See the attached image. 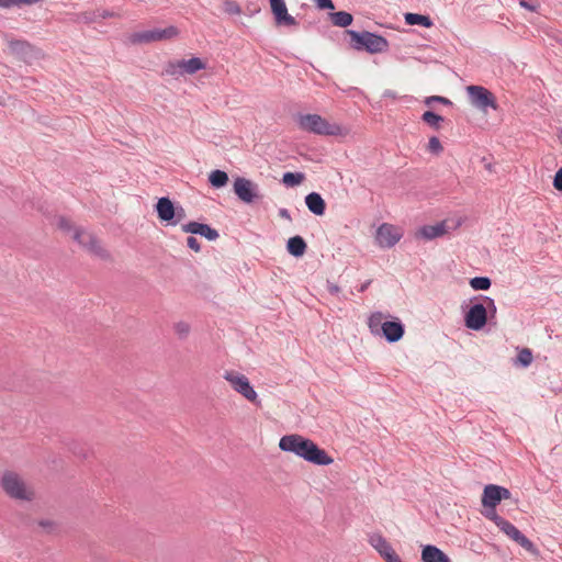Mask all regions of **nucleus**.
Instances as JSON below:
<instances>
[{
  "label": "nucleus",
  "instance_id": "nucleus-4",
  "mask_svg": "<svg viewBox=\"0 0 562 562\" xmlns=\"http://www.w3.org/2000/svg\"><path fill=\"white\" fill-rule=\"evenodd\" d=\"M346 33L350 36V46L355 50L379 54L386 52L390 47L389 41L384 36L373 32L347 30Z\"/></svg>",
  "mask_w": 562,
  "mask_h": 562
},
{
  "label": "nucleus",
  "instance_id": "nucleus-40",
  "mask_svg": "<svg viewBox=\"0 0 562 562\" xmlns=\"http://www.w3.org/2000/svg\"><path fill=\"white\" fill-rule=\"evenodd\" d=\"M225 11L229 14H238L240 13L239 5L234 1H225Z\"/></svg>",
  "mask_w": 562,
  "mask_h": 562
},
{
  "label": "nucleus",
  "instance_id": "nucleus-46",
  "mask_svg": "<svg viewBox=\"0 0 562 562\" xmlns=\"http://www.w3.org/2000/svg\"><path fill=\"white\" fill-rule=\"evenodd\" d=\"M16 5V0H0V7L2 8H9Z\"/></svg>",
  "mask_w": 562,
  "mask_h": 562
},
{
  "label": "nucleus",
  "instance_id": "nucleus-8",
  "mask_svg": "<svg viewBox=\"0 0 562 562\" xmlns=\"http://www.w3.org/2000/svg\"><path fill=\"white\" fill-rule=\"evenodd\" d=\"M179 34V31L176 26H168L166 29H153L145 30L140 32H135L128 36V41L131 44H147L164 40H170L176 37Z\"/></svg>",
  "mask_w": 562,
  "mask_h": 562
},
{
  "label": "nucleus",
  "instance_id": "nucleus-31",
  "mask_svg": "<svg viewBox=\"0 0 562 562\" xmlns=\"http://www.w3.org/2000/svg\"><path fill=\"white\" fill-rule=\"evenodd\" d=\"M470 285L475 291H486L491 288L492 281L488 277H474L470 279Z\"/></svg>",
  "mask_w": 562,
  "mask_h": 562
},
{
  "label": "nucleus",
  "instance_id": "nucleus-51",
  "mask_svg": "<svg viewBox=\"0 0 562 562\" xmlns=\"http://www.w3.org/2000/svg\"><path fill=\"white\" fill-rule=\"evenodd\" d=\"M384 95L394 97V93L390 90L385 91Z\"/></svg>",
  "mask_w": 562,
  "mask_h": 562
},
{
  "label": "nucleus",
  "instance_id": "nucleus-29",
  "mask_svg": "<svg viewBox=\"0 0 562 562\" xmlns=\"http://www.w3.org/2000/svg\"><path fill=\"white\" fill-rule=\"evenodd\" d=\"M382 319H383V314L381 312H375L369 317L368 325H369L370 331L373 335L380 336V334L382 331V325L384 323V322H382Z\"/></svg>",
  "mask_w": 562,
  "mask_h": 562
},
{
  "label": "nucleus",
  "instance_id": "nucleus-28",
  "mask_svg": "<svg viewBox=\"0 0 562 562\" xmlns=\"http://www.w3.org/2000/svg\"><path fill=\"white\" fill-rule=\"evenodd\" d=\"M305 179V175L303 172H284L282 176V183L285 187L293 188L301 184Z\"/></svg>",
  "mask_w": 562,
  "mask_h": 562
},
{
  "label": "nucleus",
  "instance_id": "nucleus-2",
  "mask_svg": "<svg viewBox=\"0 0 562 562\" xmlns=\"http://www.w3.org/2000/svg\"><path fill=\"white\" fill-rule=\"evenodd\" d=\"M53 224L61 233L69 236L83 251L91 256H101L102 239L92 229L77 225L64 215L56 216Z\"/></svg>",
  "mask_w": 562,
  "mask_h": 562
},
{
  "label": "nucleus",
  "instance_id": "nucleus-49",
  "mask_svg": "<svg viewBox=\"0 0 562 562\" xmlns=\"http://www.w3.org/2000/svg\"><path fill=\"white\" fill-rule=\"evenodd\" d=\"M37 1L38 0H16V5L20 3L33 4V3H36Z\"/></svg>",
  "mask_w": 562,
  "mask_h": 562
},
{
  "label": "nucleus",
  "instance_id": "nucleus-30",
  "mask_svg": "<svg viewBox=\"0 0 562 562\" xmlns=\"http://www.w3.org/2000/svg\"><path fill=\"white\" fill-rule=\"evenodd\" d=\"M497 527L499 530L503 531L512 540L519 532V529H517L510 521L506 520L505 518H497Z\"/></svg>",
  "mask_w": 562,
  "mask_h": 562
},
{
  "label": "nucleus",
  "instance_id": "nucleus-14",
  "mask_svg": "<svg viewBox=\"0 0 562 562\" xmlns=\"http://www.w3.org/2000/svg\"><path fill=\"white\" fill-rule=\"evenodd\" d=\"M175 202L169 196H161L155 204V212L160 222L175 226Z\"/></svg>",
  "mask_w": 562,
  "mask_h": 562
},
{
  "label": "nucleus",
  "instance_id": "nucleus-37",
  "mask_svg": "<svg viewBox=\"0 0 562 562\" xmlns=\"http://www.w3.org/2000/svg\"><path fill=\"white\" fill-rule=\"evenodd\" d=\"M180 65H181V60L169 61L165 68L166 74H168L170 76H176V75L182 76L183 72H182V68L179 67Z\"/></svg>",
  "mask_w": 562,
  "mask_h": 562
},
{
  "label": "nucleus",
  "instance_id": "nucleus-22",
  "mask_svg": "<svg viewBox=\"0 0 562 562\" xmlns=\"http://www.w3.org/2000/svg\"><path fill=\"white\" fill-rule=\"evenodd\" d=\"M306 248L307 244L304 240V238L300 235L290 237L286 241L288 252L295 258L302 257L305 254Z\"/></svg>",
  "mask_w": 562,
  "mask_h": 562
},
{
  "label": "nucleus",
  "instance_id": "nucleus-33",
  "mask_svg": "<svg viewBox=\"0 0 562 562\" xmlns=\"http://www.w3.org/2000/svg\"><path fill=\"white\" fill-rule=\"evenodd\" d=\"M515 542H517L520 547L526 549L529 552H535L536 547L520 530L519 532L514 537L513 539Z\"/></svg>",
  "mask_w": 562,
  "mask_h": 562
},
{
  "label": "nucleus",
  "instance_id": "nucleus-35",
  "mask_svg": "<svg viewBox=\"0 0 562 562\" xmlns=\"http://www.w3.org/2000/svg\"><path fill=\"white\" fill-rule=\"evenodd\" d=\"M424 103L428 106H430L431 104L434 103H440V104H443V105H452V101L446 97H441V95H430V97H427L425 100H424Z\"/></svg>",
  "mask_w": 562,
  "mask_h": 562
},
{
  "label": "nucleus",
  "instance_id": "nucleus-13",
  "mask_svg": "<svg viewBox=\"0 0 562 562\" xmlns=\"http://www.w3.org/2000/svg\"><path fill=\"white\" fill-rule=\"evenodd\" d=\"M369 543L386 562H394L400 558L386 539L379 532L369 536Z\"/></svg>",
  "mask_w": 562,
  "mask_h": 562
},
{
  "label": "nucleus",
  "instance_id": "nucleus-53",
  "mask_svg": "<svg viewBox=\"0 0 562 562\" xmlns=\"http://www.w3.org/2000/svg\"><path fill=\"white\" fill-rule=\"evenodd\" d=\"M394 562H403V561H402V559H401V558H398V559H397L396 561H394Z\"/></svg>",
  "mask_w": 562,
  "mask_h": 562
},
{
  "label": "nucleus",
  "instance_id": "nucleus-27",
  "mask_svg": "<svg viewBox=\"0 0 562 562\" xmlns=\"http://www.w3.org/2000/svg\"><path fill=\"white\" fill-rule=\"evenodd\" d=\"M422 121L428 124L431 128L439 131L445 117L429 110L423 113Z\"/></svg>",
  "mask_w": 562,
  "mask_h": 562
},
{
  "label": "nucleus",
  "instance_id": "nucleus-11",
  "mask_svg": "<svg viewBox=\"0 0 562 562\" xmlns=\"http://www.w3.org/2000/svg\"><path fill=\"white\" fill-rule=\"evenodd\" d=\"M510 497V491L506 487L488 484L482 494V505L486 508H495L503 499Z\"/></svg>",
  "mask_w": 562,
  "mask_h": 562
},
{
  "label": "nucleus",
  "instance_id": "nucleus-50",
  "mask_svg": "<svg viewBox=\"0 0 562 562\" xmlns=\"http://www.w3.org/2000/svg\"><path fill=\"white\" fill-rule=\"evenodd\" d=\"M40 525L44 528H48V527H52L54 524L49 520H46V521H41Z\"/></svg>",
  "mask_w": 562,
  "mask_h": 562
},
{
  "label": "nucleus",
  "instance_id": "nucleus-18",
  "mask_svg": "<svg viewBox=\"0 0 562 562\" xmlns=\"http://www.w3.org/2000/svg\"><path fill=\"white\" fill-rule=\"evenodd\" d=\"M448 233V226L446 224V221H441L439 223H436L435 225H424L422 226L417 233L416 236L424 238L426 240H432L437 237H441Z\"/></svg>",
  "mask_w": 562,
  "mask_h": 562
},
{
  "label": "nucleus",
  "instance_id": "nucleus-38",
  "mask_svg": "<svg viewBox=\"0 0 562 562\" xmlns=\"http://www.w3.org/2000/svg\"><path fill=\"white\" fill-rule=\"evenodd\" d=\"M313 2L319 10H334L335 9L333 0H313Z\"/></svg>",
  "mask_w": 562,
  "mask_h": 562
},
{
  "label": "nucleus",
  "instance_id": "nucleus-19",
  "mask_svg": "<svg viewBox=\"0 0 562 562\" xmlns=\"http://www.w3.org/2000/svg\"><path fill=\"white\" fill-rule=\"evenodd\" d=\"M8 46L12 54H15L25 61H27L36 53L34 46L22 40H11L8 42Z\"/></svg>",
  "mask_w": 562,
  "mask_h": 562
},
{
  "label": "nucleus",
  "instance_id": "nucleus-10",
  "mask_svg": "<svg viewBox=\"0 0 562 562\" xmlns=\"http://www.w3.org/2000/svg\"><path fill=\"white\" fill-rule=\"evenodd\" d=\"M224 379L231 383L233 389L250 402H256L258 395L247 376L234 371H226Z\"/></svg>",
  "mask_w": 562,
  "mask_h": 562
},
{
  "label": "nucleus",
  "instance_id": "nucleus-42",
  "mask_svg": "<svg viewBox=\"0 0 562 562\" xmlns=\"http://www.w3.org/2000/svg\"><path fill=\"white\" fill-rule=\"evenodd\" d=\"M553 187L555 190L562 192V167L558 169L553 178Z\"/></svg>",
  "mask_w": 562,
  "mask_h": 562
},
{
  "label": "nucleus",
  "instance_id": "nucleus-20",
  "mask_svg": "<svg viewBox=\"0 0 562 562\" xmlns=\"http://www.w3.org/2000/svg\"><path fill=\"white\" fill-rule=\"evenodd\" d=\"M422 562H451L450 558L434 544L422 546Z\"/></svg>",
  "mask_w": 562,
  "mask_h": 562
},
{
  "label": "nucleus",
  "instance_id": "nucleus-43",
  "mask_svg": "<svg viewBox=\"0 0 562 562\" xmlns=\"http://www.w3.org/2000/svg\"><path fill=\"white\" fill-rule=\"evenodd\" d=\"M484 516L488 519H491L492 521L495 522V525L497 526V518H503L502 516H499L496 512H495V508H490V509H486V512L484 513Z\"/></svg>",
  "mask_w": 562,
  "mask_h": 562
},
{
  "label": "nucleus",
  "instance_id": "nucleus-45",
  "mask_svg": "<svg viewBox=\"0 0 562 562\" xmlns=\"http://www.w3.org/2000/svg\"><path fill=\"white\" fill-rule=\"evenodd\" d=\"M519 4L529 11H536V8H537L535 4H532L526 0H520Z\"/></svg>",
  "mask_w": 562,
  "mask_h": 562
},
{
  "label": "nucleus",
  "instance_id": "nucleus-5",
  "mask_svg": "<svg viewBox=\"0 0 562 562\" xmlns=\"http://www.w3.org/2000/svg\"><path fill=\"white\" fill-rule=\"evenodd\" d=\"M296 123L300 130L322 136H340L344 128L337 123H330L319 114H299Z\"/></svg>",
  "mask_w": 562,
  "mask_h": 562
},
{
  "label": "nucleus",
  "instance_id": "nucleus-25",
  "mask_svg": "<svg viewBox=\"0 0 562 562\" xmlns=\"http://www.w3.org/2000/svg\"><path fill=\"white\" fill-rule=\"evenodd\" d=\"M404 20L408 25H420L424 27H431L434 25L431 19L428 15L418 13H406L404 15Z\"/></svg>",
  "mask_w": 562,
  "mask_h": 562
},
{
  "label": "nucleus",
  "instance_id": "nucleus-17",
  "mask_svg": "<svg viewBox=\"0 0 562 562\" xmlns=\"http://www.w3.org/2000/svg\"><path fill=\"white\" fill-rule=\"evenodd\" d=\"M181 229L184 233L200 235L210 241L216 240L220 236L218 232L215 228L211 227L207 224L199 222H189L187 224H183L181 226Z\"/></svg>",
  "mask_w": 562,
  "mask_h": 562
},
{
  "label": "nucleus",
  "instance_id": "nucleus-16",
  "mask_svg": "<svg viewBox=\"0 0 562 562\" xmlns=\"http://www.w3.org/2000/svg\"><path fill=\"white\" fill-rule=\"evenodd\" d=\"M405 334V326L400 319L386 321L382 325L380 336L384 337L390 344L397 342Z\"/></svg>",
  "mask_w": 562,
  "mask_h": 562
},
{
  "label": "nucleus",
  "instance_id": "nucleus-15",
  "mask_svg": "<svg viewBox=\"0 0 562 562\" xmlns=\"http://www.w3.org/2000/svg\"><path fill=\"white\" fill-rule=\"evenodd\" d=\"M269 3L277 25H297L296 20L291 14H289L284 0H269Z\"/></svg>",
  "mask_w": 562,
  "mask_h": 562
},
{
  "label": "nucleus",
  "instance_id": "nucleus-24",
  "mask_svg": "<svg viewBox=\"0 0 562 562\" xmlns=\"http://www.w3.org/2000/svg\"><path fill=\"white\" fill-rule=\"evenodd\" d=\"M330 22L338 27H348L353 22V16L347 11H337L329 13Z\"/></svg>",
  "mask_w": 562,
  "mask_h": 562
},
{
  "label": "nucleus",
  "instance_id": "nucleus-32",
  "mask_svg": "<svg viewBox=\"0 0 562 562\" xmlns=\"http://www.w3.org/2000/svg\"><path fill=\"white\" fill-rule=\"evenodd\" d=\"M532 362V352L529 348H522L515 360V364L527 368Z\"/></svg>",
  "mask_w": 562,
  "mask_h": 562
},
{
  "label": "nucleus",
  "instance_id": "nucleus-1",
  "mask_svg": "<svg viewBox=\"0 0 562 562\" xmlns=\"http://www.w3.org/2000/svg\"><path fill=\"white\" fill-rule=\"evenodd\" d=\"M279 448L316 465H329L334 462V459L324 449L301 435L293 434L281 437Z\"/></svg>",
  "mask_w": 562,
  "mask_h": 562
},
{
  "label": "nucleus",
  "instance_id": "nucleus-26",
  "mask_svg": "<svg viewBox=\"0 0 562 562\" xmlns=\"http://www.w3.org/2000/svg\"><path fill=\"white\" fill-rule=\"evenodd\" d=\"M209 182L215 189L223 188L228 182V175L225 171L220 170V169L213 170L209 175Z\"/></svg>",
  "mask_w": 562,
  "mask_h": 562
},
{
  "label": "nucleus",
  "instance_id": "nucleus-48",
  "mask_svg": "<svg viewBox=\"0 0 562 562\" xmlns=\"http://www.w3.org/2000/svg\"><path fill=\"white\" fill-rule=\"evenodd\" d=\"M328 290L331 294H336L339 292V286L338 285H335V284H331L328 286Z\"/></svg>",
  "mask_w": 562,
  "mask_h": 562
},
{
  "label": "nucleus",
  "instance_id": "nucleus-41",
  "mask_svg": "<svg viewBox=\"0 0 562 562\" xmlns=\"http://www.w3.org/2000/svg\"><path fill=\"white\" fill-rule=\"evenodd\" d=\"M187 246L195 252L201 250L200 241L193 236L187 238Z\"/></svg>",
  "mask_w": 562,
  "mask_h": 562
},
{
  "label": "nucleus",
  "instance_id": "nucleus-21",
  "mask_svg": "<svg viewBox=\"0 0 562 562\" xmlns=\"http://www.w3.org/2000/svg\"><path fill=\"white\" fill-rule=\"evenodd\" d=\"M305 204L311 213L322 216L326 211V202L317 192H311L305 196Z\"/></svg>",
  "mask_w": 562,
  "mask_h": 562
},
{
  "label": "nucleus",
  "instance_id": "nucleus-12",
  "mask_svg": "<svg viewBox=\"0 0 562 562\" xmlns=\"http://www.w3.org/2000/svg\"><path fill=\"white\" fill-rule=\"evenodd\" d=\"M401 233L394 225L383 223L376 229L375 240L382 248H392L401 239Z\"/></svg>",
  "mask_w": 562,
  "mask_h": 562
},
{
  "label": "nucleus",
  "instance_id": "nucleus-44",
  "mask_svg": "<svg viewBox=\"0 0 562 562\" xmlns=\"http://www.w3.org/2000/svg\"><path fill=\"white\" fill-rule=\"evenodd\" d=\"M279 216L284 218V220H286V221H289V222L292 221L291 214H290L289 210L285 209V207L279 209Z\"/></svg>",
  "mask_w": 562,
  "mask_h": 562
},
{
  "label": "nucleus",
  "instance_id": "nucleus-36",
  "mask_svg": "<svg viewBox=\"0 0 562 562\" xmlns=\"http://www.w3.org/2000/svg\"><path fill=\"white\" fill-rule=\"evenodd\" d=\"M175 331L180 339H184L190 333V325L186 322H178L175 324Z\"/></svg>",
  "mask_w": 562,
  "mask_h": 562
},
{
  "label": "nucleus",
  "instance_id": "nucleus-9",
  "mask_svg": "<svg viewBox=\"0 0 562 562\" xmlns=\"http://www.w3.org/2000/svg\"><path fill=\"white\" fill-rule=\"evenodd\" d=\"M233 190L237 198L246 204H251L261 198L259 186L244 177H237L234 180Z\"/></svg>",
  "mask_w": 562,
  "mask_h": 562
},
{
  "label": "nucleus",
  "instance_id": "nucleus-52",
  "mask_svg": "<svg viewBox=\"0 0 562 562\" xmlns=\"http://www.w3.org/2000/svg\"><path fill=\"white\" fill-rule=\"evenodd\" d=\"M488 312L494 315L495 313L493 312V308H488Z\"/></svg>",
  "mask_w": 562,
  "mask_h": 562
},
{
  "label": "nucleus",
  "instance_id": "nucleus-47",
  "mask_svg": "<svg viewBox=\"0 0 562 562\" xmlns=\"http://www.w3.org/2000/svg\"><path fill=\"white\" fill-rule=\"evenodd\" d=\"M371 282H372L371 280H367V281H364V282L359 286L358 291H359L360 293L364 292V291L370 286Z\"/></svg>",
  "mask_w": 562,
  "mask_h": 562
},
{
  "label": "nucleus",
  "instance_id": "nucleus-7",
  "mask_svg": "<svg viewBox=\"0 0 562 562\" xmlns=\"http://www.w3.org/2000/svg\"><path fill=\"white\" fill-rule=\"evenodd\" d=\"M467 93L471 105L483 112L498 109L495 95L483 86H468Z\"/></svg>",
  "mask_w": 562,
  "mask_h": 562
},
{
  "label": "nucleus",
  "instance_id": "nucleus-54",
  "mask_svg": "<svg viewBox=\"0 0 562 562\" xmlns=\"http://www.w3.org/2000/svg\"><path fill=\"white\" fill-rule=\"evenodd\" d=\"M2 99H3V98L0 95V103H3Z\"/></svg>",
  "mask_w": 562,
  "mask_h": 562
},
{
  "label": "nucleus",
  "instance_id": "nucleus-23",
  "mask_svg": "<svg viewBox=\"0 0 562 562\" xmlns=\"http://www.w3.org/2000/svg\"><path fill=\"white\" fill-rule=\"evenodd\" d=\"M182 72L193 75L199 70H203L206 68V64L199 57H192L190 59H181Z\"/></svg>",
  "mask_w": 562,
  "mask_h": 562
},
{
  "label": "nucleus",
  "instance_id": "nucleus-34",
  "mask_svg": "<svg viewBox=\"0 0 562 562\" xmlns=\"http://www.w3.org/2000/svg\"><path fill=\"white\" fill-rule=\"evenodd\" d=\"M427 149L434 155H440L443 151V147L437 136H431L428 142Z\"/></svg>",
  "mask_w": 562,
  "mask_h": 562
},
{
  "label": "nucleus",
  "instance_id": "nucleus-39",
  "mask_svg": "<svg viewBox=\"0 0 562 562\" xmlns=\"http://www.w3.org/2000/svg\"><path fill=\"white\" fill-rule=\"evenodd\" d=\"M187 216L184 209L180 204H175V226Z\"/></svg>",
  "mask_w": 562,
  "mask_h": 562
},
{
  "label": "nucleus",
  "instance_id": "nucleus-3",
  "mask_svg": "<svg viewBox=\"0 0 562 562\" xmlns=\"http://www.w3.org/2000/svg\"><path fill=\"white\" fill-rule=\"evenodd\" d=\"M0 490L9 499L21 504H30L37 498L34 485L13 469H5L0 473Z\"/></svg>",
  "mask_w": 562,
  "mask_h": 562
},
{
  "label": "nucleus",
  "instance_id": "nucleus-6",
  "mask_svg": "<svg viewBox=\"0 0 562 562\" xmlns=\"http://www.w3.org/2000/svg\"><path fill=\"white\" fill-rule=\"evenodd\" d=\"M488 308H493V312L496 313L495 302L490 296H483L482 303L471 305L464 316L467 328L481 330L486 325Z\"/></svg>",
  "mask_w": 562,
  "mask_h": 562
}]
</instances>
